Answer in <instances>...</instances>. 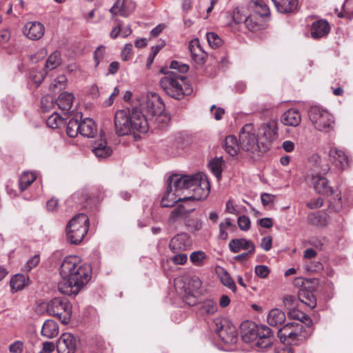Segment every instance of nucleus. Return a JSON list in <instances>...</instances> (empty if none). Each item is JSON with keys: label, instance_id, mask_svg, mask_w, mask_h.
I'll return each mask as SVG.
<instances>
[{"label": "nucleus", "instance_id": "f257e3e1", "mask_svg": "<svg viewBox=\"0 0 353 353\" xmlns=\"http://www.w3.org/2000/svg\"><path fill=\"white\" fill-rule=\"evenodd\" d=\"M114 127L117 135L125 136L135 132L146 133L149 130V123L141 108L133 106L119 110L115 113Z\"/></svg>", "mask_w": 353, "mask_h": 353}, {"label": "nucleus", "instance_id": "f03ea898", "mask_svg": "<svg viewBox=\"0 0 353 353\" xmlns=\"http://www.w3.org/2000/svg\"><path fill=\"white\" fill-rule=\"evenodd\" d=\"M168 187L177 193L184 189H192L195 192L192 196L194 200L206 199L210 190L208 179L202 172L185 176L172 174L168 179Z\"/></svg>", "mask_w": 353, "mask_h": 353}, {"label": "nucleus", "instance_id": "7ed1b4c3", "mask_svg": "<svg viewBox=\"0 0 353 353\" xmlns=\"http://www.w3.org/2000/svg\"><path fill=\"white\" fill-rule=\"evenodd\" d=\"M251 124L245 125L240 132V147L246 155L253 161L259 160L268 150V145L259 141L258 137L252 132Z\"/></svg>", "mask_w": 353, "mask_h": 353}, {"label": "nucleus", "instance_id": "20e7f679", "mask_svg": "<svg viewBox=\"0 0 353 353\" xmlns=\"http://www.w3.org/2000/svg\"><path fill=\"white\" fill-rule=\"evenodd\" d=\"M74 272L68 280L59 283L58 289L61 293L75 296L90 279L91 270L90 267L81 264L80 261Z\"/></svg>", "mask_w": 353, "mask_h": 353}, {"label": "nucleus", "instance_id": "39448f33", "mask_svg": "<svg viewBox=\"0 0 353 353\" xmlns=\"http://www.w3.org/2000/svg\"><path fill=\"white\" fill-rule=\"evenodd\" d=\"M310 336V332L303 329V325L296 322L287 323L278 332L281 342L290 345H298Z\"/></svg>", "mask_w": 353, "mask_h": 353}, {"label": "nucleus", "instance_id": "423d86ee", "mask_svg": "<svg viewBox=\"0 0 353 353\" xmlns=\"http://www.w3.org/2000/svg\"><path fill=\"white\" fill-rule=\"evenodd\" d=\"M89 228V219L86 214L80 213L74 216L66 227L67 239L72 244L80 243Z\"/></svg>", "mask_w": 353, "mask_h": 353}, {"label": "nucleus", "instance_id": "0eeeda50", "mask_svg": "<svg viewBox=\"0 0 353 353\" xmlns=\"http://www.w3.org/2000/svg\"><path fill=\"white\" fill-rule=\"evenodd\" d=\"M161 72L164 73V76L160 80L162 89L170 97L181 99L185 94L183 83L185 77L173 71L163 72L162 70Z\"/></svg>", "mask_w": 353, "mask_h": 353}, {"label": "nucleus", "instance_id": "6e6552de", "mask_svg": "<svg viewBox=\"0 0 353 353\" xmlns=\"http://www.w3.org/2000/svg\"><path fill=\"white\" fill-rule=\"evenodd\" d=\"M309 117L315 128L319 131L327 132L334 128L333 116L320 107H311L309 111Z\"/></svg>", "mask_w": 353, "mask_h": 353}, {"label": "nucleus", "instance_id": "1a4fd4ad", "mask_svg": "<svg viewBox=\"0 0 353 353\" xmlns=\"http://www.w3.org/2000/svg\"><path fill=\"white\" fill-rule=\"evenodd\" d=\"M202 282L197 276H192L187 278L185 281L179 280L176 281V288H181L184 292V301L189 305H194L196 303L194 293L201 289Z\"/></svg>", "mask_w": 353, "mask_h": 353}, {"label": "nucleus", "instance_id": "9d476101", "mask_svg": "<svg viewBox=\"0 0 353 353\" xmlns=\"http://www.w3.org/2000/svg\"><path fill=\"white\" fill-rule=\"evenodd\" d=\"M215 331L223 342L228 344H234L238 341L236 327L225 318L216 319Z\"/></svg>", "mask_w": 353, "mask_h": 353}, {"label": "nucleus", "instance_id": "9b49d317", "mask_svg": "<svg viewBox=\"0 0 353 353\" xmlns=\"http://www.w3.org/2000/svg\"><path fill=\"white\" fill-rule=\"evenodd\" d=\"M46 310L49 314L57 316L60 319L61 315L65 313L62 321L67 323L72 312V306L65 298H54L48 303Z\"/></svg>", "mask_w": 353, "mask_h": 353}, {"label": "nucleus", "instance_id": "f8f14e48", "mask_svg": "<svg viewBox=\"0 0 353 353\" xmlns=\"http://www.w3.org/2000/svg\"><path fill=\"white\" fill-rule=\"evenodd\" d=\"M79 340L70 333H63L57 341L58 353H74L77 350Z\"/></svg>", "mask_w": 353, "mask_h": 353}, {"label": "nucleus", "instance_id": "ddd939ff", "mask_svg": "<svg viewBox=\"0 0 353 353\" xmlns=\"http://www.w3.org/2000/svg\"><path fill=\"white\" fill-rule=\"evenodd\" d=\"M256 345L264 350L272 345L274 336L270 327L265 325H256Z\"/></svg>", "mask_w": 353, "mask_h": 353}, {"label": "nucleus", "instance_id": "4468645a", "mask_svg": "<svg viewBox=\"0 0 353 353\" xmlns=\"http://www.w3.org/2000/svg\"><path fill=\"white\" fill-rule=\"evenodd\" d=\"M143 105L141 109L151 116H160L164 110V105L162 101L155 93L152 94L150 97L148 96Z\"/></svg>", "mask_w": 353, "mask_h": 353}, {"label": "nucleus", "instance_id": "2eb2a0df", "mask_svg": "<svg viewBox=\"0 0 353 353\" xmlns=\"http://www.w3.org/2000/svg\"><path fill=\"white\" fill-rule=\"evenodd\" d=\"M314 183V188L316 192L321 194L330 196L333 194V188L329 185V182L326 178L321 176L320 173L316 174H307L306 179Z\"/></svg>", "mask_w": 353, "mask_h": 353}, {"label": "nucleus", "instance_id": "dca6fc26", "mask_svg": "<svg viewBox=\"0 0 353 353\" xmlns=\"http://www.w3.org/2000/svg\"><path fill=\"white\" fill-rule=\"evenodd\" d=\"M79 263V258L76 256H66L60 267L59 272L63 279L62 281L68 280L77 268V265Z\"/></svg>", "mask_w": 353, "mask_h": 353}, {"label": "nucleus", "instance_id": "f3484780", "mask_svg": "<svg viewBox=\"0 0 353 353\" xmlns=\"http://www.w3.org/2000/svg\"><path fill=\"white\" fill-rule=\"evenodd\" d=\"M23 32L28 39L37 41L43 36L45 28L40 22L29 21L24 25Z\"/></svg>", "mask_w": 353, "mask_h": 353}, {"label": "nucleus", "instance_id": "a211bd4d", "mask_svg": "<svg viewBox=\"0 0 353 353\" xmlns=\"http://www.w3.org/2000/svg\"><path fill=\"white\" fill-rule=\"evenodd\" d=\"M277 121L275 120H270L261 125L259 134L265 139L263 141L268 145L277 138Z\"/></svg>", "mask_w": 353, "mask_h": 353}, {"label": "nucleus", "instance_id": "6ab92c4d", "mask_svg": "<svg viewBox=\"0 0 353 353\" xmlns=\"http://www.w3.org/2000/svg\"><path fill=\"white\" fill-rule=\"evenodd\" d=\"M329 156L338 169L343 170L348 166L347 156L343 150L331 147L329 150Z\"/></svg>", "mask_w": 353, "mask_h": 353}, {"label": "nucleus", "instance_id": "aec40b11", "mask_svg": "<svg viewBox=\"0 0 353 353\" xmlns=\"http://www.w3.org/2000/svg\"><path fill=\"white\" fill-rule=\"evenodd\" d=\"M195 210L194 208L188 207L185 203L179 204L173 209L170 214L168 222L174 224L180 219L186 220L188 215Z\"/></svg>", "mask_w": 353, "mask_h": 353}, {"label": "nucleus", "instance_id": "412c9836", "mask_svg": "<svg viewBox=\"0 0 353 353\" xmlns=\"http://www.w3.org/2000/svg\"><path fill=\"white\" fill-rule=\"evenodd\" d=\"M190 245L189 237L185 233L178 234L171 239L169 248L173 253L185 250Z\"/></svg>", "mask_w": 353, "mask_h": 353}, {"label": "nucleus", "instance_id": "4be33fe9", "mask_svg": "<svg viewBox=\"0 0 353 353\" xmlns=\"http://www.w3.org/2000/svg\"><path fill=\"white\" fill-rule=\"evenodd\" d=\"M330 30V26L326 20H317L311 26L310 32L313 39H320L326 37Z\"/></svg>", "mask_w": 353, "mask_h": 353}, {"label": "nucleus", "instance_id": "5701e85b", "mask_svg": "<svg viewBox=\"0 0 353 353\" xmlns=\"http://www.w3.org/2000/svg\"><path fill=\"white\" fill-rule=\"evenodd\" d=\"M193 198V196H188L181 198L177 192H174L171 188L167 187L166 192L161 200V205L163 208H171L179 201H187Z\"/></svg>", "mask_w": 353, "mask_h": 353}, {"label": "nucleus", "instance_id": "b1692460", "mask_svg": "<svg viewBox=\"0 0 353 353\" xmlns=\"http://www.w3.org/2000/svg\"><path fill=\"white\" fill-rule=\"evenodd\" d=\"M92 152L97 158L105 159L111 155L112 150L107 145L106 141L101 138L94 142Z\"/></svg>", "mask_w": 353, "mask_h": 353}, {"label": "nucleus", "instance_id": "393cba45", "mask_svg": "<svg viewBox=\"0 0 353 353\" xmlns=\"http://www.w3.org/2000/svg\"><path fill=\"white\" fill-rule=\"evenodd\" d=\"M301 117L299 111L294 108H291L283 113L281 117V122L285 125L297 126L300 124Z\"/></svg>", "mask_w": 353, "mask_h": 353}, {"label": "nucleus", "instance_id": "a878e982", "mask_svg": "<svg viewBox=\"0 0 353 353\" xmlns=\"http://www.w3.org/2000/svg\"><path fill=\"white\" fill-rule=\"evenodd\" d=\"M252 247L254 250H255L254 244L251 241L243 238L232 239L229 243L230 250L232 253H237L240 252L241 250H250L252 249Z\"/></svg>", "mask_w": 353, "mask_h": 353}, {"label": "nucleus", "instance_id": "bb28decb", "mask_svg": "<svg viewBox=\"0 0 353 353\" xmlns=\"http://www.w3.org/2000/svg\"><path fill=\"white\" fill-rule=\"evenodd\" d=\"M285 312L278 308L271 310L267 317L268 324L274 327L282 325L285 322Z\"/></svg>", "mask_w": 353, "mask_h": 353}, {"label": "nucleus", "instance_id": "cd10ccee", "mask_svg": "<svg viewBox=\"0 0 353 353\" xmlns=\"http://www.w3.org/2000/svg\"><path fill=\"white\" fill-rule=\"evenodd\" d=\"M59 334L58 323L52 319L46 320L42 326L41 334L47 339H52Z\"/></svg>", "mask_w": 353, "mask_h": 353}, {"label": "nucleus", "instance_id": "c85d7f7f", "mask_svg": "<svg viewBox=\"0 0 353 353\" xmlns=\"http://www.w3.org/2000/svg\"><path fill=\"white\" fill-rule=\"evenodd\" d=\"M81 130L80 134L83 137L90 138L93 137L97 132V125L92 119L85 118L80 120Z\"/></svg>", "mask_w": 353, "mask_h": 353}, {"label": "nucleus", "instance_id": "c756f323", "mask_svg": "<svg viewBox=\"0 0 353 353\" xmlns=\"http://www.w3.org/2000/svg\"><path fill=\"white\" fill-rule=\"evenodd\" d=\"M74 97L72 93L62 92L59 94L56 102L60 110L63 112H68L72 105Z\"/></svg>", "mask_w": 353, "mask_h": 353}, {"label": "nucleus", "instance_id": "7c9ffc66", "mask_svg": "<svg viewBox=\"0 0 353 353\" xmlns=\"http://www.w3.org/2000/svg\"><path fill=\"white\" fill-rule=\"evenodd\" d=\"M240 149V139L238 141L236 137L234 135L226 137L225 139V150L227 153L232 157H234L238 154Z\"/></svg>", "mask_w": 353, "mask_h": 353}, {"label": "nucleus", "instance_id": "2f4dec72", "mask_svg": "<svg viewBox=\"0 0 353 353\" xmlns=\"http://www.w3.org/2000/svg\"><path fill=\"white\" fill-rule=\"evenodd\" d=\"M81 119V114H76L74 117L70 119L66 127V132L69 137H75L79 133L80 134V120Z\"/></svg>", "mask_w": 353, "mask_h": 353}, {"label": "nucleus", "instance_id": "473e14b6", "mask_svg": "<svg viewBox=\"0 0 353 353\" xmlns=\"http://www.w3.org/2000/svg\"><path fill=\"white\" fill-rule=\"evenodd\" d=\"M298 297L300 301L310 307L314 308L316 305V299L314 294L305 289H301L299 291Z\"/></svg>", "mask_w": 353, "mask_h": 353}, {"label": "nucleus", "instance_id": "72a5a7b5", "mask_svg": "<svg viewBox=\"0 0 353 353\" xmlns=\"http://www.w3.org/2000/svg\"><path fill=\"white\" fill-rule=\"evenodd\" d=\"M189 48L194 61L197 64H203L205 63V57L207 55L204 52L202 51L201 47L199 46H196L195 47L192 44V42H191Z\"/></svg>", "mask_w": 353, "mask_h": 353}, {"label": "nucleus", "instance_id": "f704fd0d", "mask_svg": "<svg viewBox=\"0 0 353 353\" xmlns=\"http://www.w3.org/2000/svg\"><path fill=\"white\" fill-rule=\"evenodd\" d=\"M37 176L33 172H25L19 179V188L21 192L24 191L36 179Z\"/></svg>", "mask_w": 353, "mask_h": 353}, {"label": "nucleus", "instance_id": "c9c22d12", "mask_svg": "<svg viewBox=\"0 0 353 353\" xmlns=\"http://www.w3.org/2000/svg\"><path fill=\"white\" fill-rule=\"evenodd\" d=\"M251 2L254 5L255 12L260 16L268 17L270 15V8L263 0H252Z\"/></svg>", "mask_w": 353, "mask_h": 353}, {"label": "nucleus", "instance_id": "e433bc0d", "mask_svg": "<svg viewBox=\"0 0 353 353\" xmlns=\"http://www.w3.org/2000/svg\"><path fill=\"white\" fill-rule=\"evenodd\" d=\"M321 157L317 154H313L309 158V162L314 167L315 171L319 172L320 174L321 172L325 174L328 171L329 168L327 165H321Z\"/></svg>", "mask_w": 353, "mask_h": 353}, {"label": "nucleus", "instance_id": "4c0bfd02", "mask_svg": "<svg viewBox=\"0 0 353 353\" xmlns=\"http://www.w3.org/2000/svg\"><path fill=\"white\" fill-rule=\"evenodd\" d=\"M61 63V54L59 52L55 51L48 57L45 67L47 70H52L58 67Z\"/></svg>", "mask_w": 353, "mask_h": 353}, {"label": "nucleus", "instance_id": "58836bf2", "mask_svg": "<svg viewBox=\"0 0 353 353\" xmlns=\"http://www.w3.org/2000/svg\"><path fill=\"white\" fill-rule=\"evenodd\" d=\"M10 288L17 292L22 290L26 285V277L23 274H17L12 277L10 281Z\"/></svg>", "mask_w": 353, "mask_h": 353}, {"label": "nucleus", "instance_id": "ea45409f", "mask_svg": "<svg viewBox=\"0 0 353 353\" xmlns=\"http://www.w3.org/2000/svg\"><path fill=\"white\" fill-rule=\"evenodd\" d=\"M307 221L310 225L322 227L326 224V219L319 213H310L307 216Z\"/></svg>", "mask_w": 353, "mask_h": 353}, {"label": "nucleus", "instance_id": "a19ab883", "mask_svg": "<svg viewBox=\"0 0 353 353\" xmlns=\"http://www.w3.org/2000/svg\"><path fill=\"white\" fill-rule=\"evenodd\" d=\"M217 304L213 299H206L201 303V310L206 314H213L217 311Z\"/></svg>", "mask_w": 353, "mask_h": 353}, {"label": "nucleus", "instance_id": "79ce46f5", "mask_svg": "<svg viewBox=\"0 0 353 353\" xmlns=\"http://www.w3.org/2000/svg\"><path fill=\"white\" fill-rule=\"evenodd\" d=\"M46 74L47 72L44 70L38 71L37 70L32 69L29 73V79L36 87H38L43 81Z\"/></svg>", "mask_w": 353, "mask_h": 353}, {"label": "nucleus", "instance_id": "37998d69", "mask_svg": "<svg viewBox=\"0 0 353 353\" xmlns=\"http://www.w3.org/2000/svg\"><path fill=\"white\" fill-rule=\"evenodd\" d=\"M245 27L251 32H257L262 29L263 25L257 21L254 17L249 16L244 20Z\"/></svg>", "mask_w": 353, "mask_h": 353}, {"label": "nucleus", "instance_id": "c03bdc74", "mask_svg": "<svg viewBox=\"0 0 353 353\" xmlns=\"http://www.w3.org/2000/svg\"><path fill=\"white\" fill-rule=\"evenodd\" d=\"M223 160L221 158L214 159L209 163V168L212 172L216 176L217 179H220L222 173V165Z\"/></svg>", "mask_w": 353, "mask_h": 353}, {"label": "nucleus", "instance_id": "a18cd8bd", "mask_svg": "<svg viewBox=\"0 0 353 353\" xmlns=\"http://www.w3.org/2000/svg\"><path fill=\"white\" fill-rule=\"evenodd\" d=\"M92 353H104L106 349V343L99 337L92 340L91 343Z\"/></svg>", "mask_w": 353, "mask_h": 353}, {"label": "nucleus", "instance_id": "49530a36", "mask_svg": "<svg viewBox=\"0 0 353 353\" xmlns=\"http://www.w3.org/2000/svg\"><path fill=\"white\" fill-rule=\"evenodd\" d=\"M256 325L252 324V327H250L248 330H244L242 331V339L246 342H251L253 341H256Z\"/></svg>", "mask_w": 353, "mask_h": 353}, {"label": "nucleus", "instance_id": "de8ad7c7", "mask_svg": "<svg viewBox=\"0 0 353 353\" xmlns=\"http://www.w3.org/2000/svg\"><path fill=\"white\" fill-rule=\"evenodd\" d=\"M281 4L283 5V10H277L281 13H289L294 11L298 6L297 0H283L281 1Z\"/></svg>", "mask_w": 353, "mask_h": 353}, {"label": "nucleus", "instance_id": "09e8293b", "mask_svg": "<svg viewBox=\"0 0 353 353\" xmlns=\"http://www.w3.org/2000/svg\"><path fill=\"white\" fill-rule=\"evenodd\" d=\"M46 123L48 127L56 129L59 128L61 124L63 123V119L59 114L54 112L48 118Z\"/></svg>", "mask_w": 353, "mask_h": 353}, {"label": "nucleus", "instance_id": "8fccbe9b", "mask_svg": "<svg viewBox=\"0 0 353 353\" xmlns=\"http://www.w3.org/2000/svg\"><path fill=\"white\" fill-rule=\"evenodd\" d=\"M54 106V98L47 94L43 96L41 100V108L43 112H48Z\"/></svg>", "mask_w": 353, "mask_h": 353}, {"label": "nucleus", "instance_id": "3c124183", "mask_svg": "<svg viewBox=\"0 0 353 353\" xmlns=\"http://www.w3.org/2000/svg\"><path fill=\"white\" fill-rule=\"evenodd\" d=\"M221 281L222 284L231 290L232 292H235L236 290V286L232 279V278L230 276V274L228 272H225L221 277Z\"/></svg>", "mask_w": 353, "mask_h": 353}, {"label": "nucleus", "instance_id": "603ef678", "mask_svg": "<svg viewBox=\"0 0 353 353\" xmlns=\"http://www.w3.org/2000/svg\"><path fill=\"white\" fill-rule=\"evenodd\" d=\"M205 258V254L203 251H195L190 256V261L195 265L201 266Z\"/></svg>", "mask_w": 353, "mask_h": 353}, {"label": "nucleus", "instance_id": "864d4df0", "mask_svg": "<svg viewBox=\"0 0 353 353\" xmlns=\"http://www.w3.org/2000/svg\"><path fill=\"white\" fill-rule=\"evenodd\" d=\"M170 69L174 70L173 72H176V74L183 75L188 71L189 66L186 64L181 63L177 61H172L170 63Z\"/></svg>", "mask_w": 353, "mask_h": 353}, {"label": "nucleus", "instance_id": "5fc2aeb1", "mask_svg": "<svg viewBox=\"0 0 353 353\" xmlns=\"http://www.w3.org/2000/svg\"><path fill=\"white\" fill-rule=\"evenodd\" d=\"M206 37L208 42L212 48H216L221 45L222 39L218 36L217 34L212 32H208Z\"/></svg>", "mask_w": 353, "mask_h": 353}, {"label": "nucleus", "instance_id": "6e6d98bb", "mask_svg": "<svg viewBox=\"0 0 353 353\" xmlns=\"http://www.w3.org/2000/svg\"><path fill=\"white\" fill-rule=\"evenodd\" d=\"M185 225L191 231H199L203 226V222L201 219H190L185 221Z\"/></svg>", "mask_w": 353, "mask_h": 353}, {"label": "nucleus", "instance_id": "4d7b16f0", "mask_svg": "<svg viewBox=\"0 0 353 353\" xmlns=\"http://www.w3.org/2000/svg\"><path fill=\"white\" fill-rule=\"evenodd\" d=\"M301 315L299 317V323H301L303 325V329H305L306 331H310V334L312 333V328L311 326L312 325V321L310 319V317L302 312V313H299Z\"/></svg>", "mask_w": 353, "mask_h": 353}, {"label": "nucleus", "instance_id": "13d9d810", "mask_svg": "<svg viewBox=\"0 0 353 353\" xmlns=\"http://www.w3.org/2000/svg\"><path fill=\"white\" fill-rule=\"evenodd\" d=\"M283 304L288 311L296 309L297 305V301L295 296L292 295H287L283 298Z\"/></svg>", "mask_w": 353, "mask_h": 353}, {"label": "nucleus", "instance_id": "bf43d9fd", "mask_svg": "<svg viewBox=\"0 0 353 353\" xmlns=\"http://www.w3.org/2000/svg\"><path fill=\"white\" fill-rule=\"evenodd\" d=\"M237 223L239 228L243 231H247L250 228V220L249 217L245 215L240 216L238 218Z\"/></svg>", "mask_w": 353, "mask_h": 353}, {"label": "nucleus", "instance_id": "052dcab7", "mask_svg": "<svg viewBox=\"0 0 353 353\" xmlns=\"http://www.w3.org/2000/svg\"><path fill=\"white\" fill-rule=\"evenodd\" d=\"M24 349V343L21 341H15L8 347L10 353H22Z\"/></svg>", "mask_w": 353, "mask_h": 353}, {"label": "nucleus", "instance_id": "680f3d73", "mask_svg": "<svg viewBox=\"0 0 353 353\" xmlns=\"http://www.w3.org/2000/svg\"><path fill=\"white\" fill-rule=\"evenodd\" d=\"M255 274L260 278H266L270 274V270L268 266L260 265H256L254 269Z\"/></svg>", "mask_w": 353, "mask_h": 353}, {"label": "nucleus", "instance_id": "e2e57ef3", "mask_svg": "<svg viewBox=\"0 0 353 353\" xmlns=\"http://www.w3.org/2000/svg\"><path fill=\"white\" fill-rule=\"evenodd\" d=\"M105 48L104 46H101L98 47L96 50L94 52V59L95 61V65L97 66L100 62V60L103 57V54L105 53Z\"/></svg>", "mask_w": 353, "mask_h": 353}, {"label": "nucleus", "instance_id": "0e129e2a", "mask_svg": "<svg viewBox=\"0 0 353 353\" xmlns=\"http://www.w3.org/2000/svg\"><path fill=\"white\" fill-rule=\"evenodd\" d=\"M40 261V256L39 254H35L32 258H30L26 263V270L27 271H30L33 268L37 266Z\"/></svg>", "mask_w": 353, "mask_h": 353}, {"label": "nucleus", "instance_id": "69168bd1", "mask_svg": "<svg viewBox=\"0 0 353 353\" xmlns=\"http://www.w3.org/2000/svg\"><path fill=\"white\" fill-rule=\"evenodd\" d=\"M105 190L101 185H97L92 188L91 194L98 199H103L105 196Z\"/></svg>", "mask_w": 353, "mask_h": 353}, {"label": "nucleus", "instance_id": "338daca9", "mask_svg": "<svg viewBox=\"0 0 353 353\" xmlns=\"http://www.w3.org/2000/svg\"><path fill=\"white\" fill-rule=\"evenodd\" d=\"M187 260L188 256L183 253L176 254L172 258V261L176 265H183L187 262Z\"/></svg>", "mask_w": 353, "mask_h": 353}, {"label": "nucleus", "instance_id": "774afa93", "mask_svg": "<svg viewBox=\"0 0 353 353\" xmlns=\"http://www.w3.org/2000/svg\"><path fill=\"white\" fill-rule=\"evenodd\" d=\"M272 239L270 236H265L262 239L261 247L265 251H269L272 248Z\"/></svg>", "mask_w": 353, "mask_h": 353}]
</instances>
